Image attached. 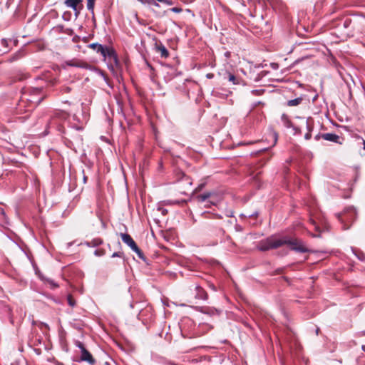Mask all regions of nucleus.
<instances>
[{
  "mask_svg": "<svg viewBox=\"0 0 365 365\" xmlns=\"http://www.w3.org/2000/svg\"><path fill=\"white\" fill-rule=\"evenodd\" d=\"M284 245L289 246L293 251L300 253L309 252L310 250L307 247L305 243L297 239H292L287 236L277 237L272 235L266 239L262 240L258 242L257 249L260 251H267L272 249H277Z\"/></svg>",
  "mask_w": 365,
  "mask_h": 365,
  "instance_id": "nucleus-1",
  "label": "nucleus"
},
{
  "mask_svg": "<svg viewBox=\"0 0 365 365\" xmlns=\"http://www.w3.org/2000/svg\"><path fill=\"white\" fill-rule=\"evenodd\" d=\"M89 47L100 53L104 61L107 62L108 68L114 71L115 68L119 66V61L115 51L113 48L107 46H103L98 43H93L89 45Z\"/></svg>",
  "mask_w": 365,
  "mask_h": 365,
  "instance_id": "nucleus-2",
  "label": "nucleus"
},
{
  "mask_svg": "<svg viewBox=\"0 0 365 365\" xmlns=\"http://www.w3.org/2000/svg\"><path fill=\"white\" fill-rule=\"evenodd\" d=\"M337 218L342 224L344 230H347L350 227V224L356 219V212L354 207H346L343 212L337 213Z\"/></svg>",
  "mask_w": 365,
  "mask_h": 365,
  "instance_id": "nucleus-3",
  "label": "nucleus"
},
{
  "mask_svg": "<svg viewBox=\"0 0 365 365\" xmlns=\"http://www.w3.org/2000/svg\"><path fill=\"white\" fill-rule=\"evenodd\" d=\"M30 94H27L26 93H24L23 96L21 98V103L24 101H29L34 107L38 105L43 100V96H41L42 88H32L30 90Z\"/></svg>",
  "mask_w": 365,
  "mask_h": 365,
  "instance_id": "nucleus-4",
  "label": "nucleus"
},
{
  "mask_svg": "<svg viewBox=\"0 0 365 365\" xmlns=\"http://www.w3.org/2000/svg\"><path fill=\"white\" fill-rule=\"evenodd\" d=\"M76 346L80 349L79 359L77 360L78 362H87L90 364H93L95 360L91 354L86 349L84 344L77 341H76Z\"/></svg>",
  "mask_w": 365,
  "mask_h": 365,
  "instance_id": "nucleus-5",
  "label": "nucleus"
},
{
  "mask_svg": "<svg viewBox=\"0 0 365 365\" xmlns=\"http://www.w3.org/2000/svg\"><path fill=\"white\" fill-rule=\"evenodd\" d=\"M82 0H65V5L70 9H72L75 11L83 8Z\"/></svg>",
  "mask_w": 365,
  "mask_h": 365,
  "instance_id": "nucleus-6",
  "label": "nucleus"
},
{
  "mask_svg": "<svg viewBox=\"0 0 365 365\" xmlns=\"http://www.w3.org/2000/svg\"><path fill=\"white\" fill-rule=\"evenodd\" d=\"M120 237L122 241L130 247L131 250L137 249V245L130 235L127 233H121Z\"/></svg>",
  "mask_w": 365,
  "mask_h": 365,
  "instance_id": "nucleus-7",
  "label": "nucleus"
},
{
  "mask_svg": "<svg viewBox=\"0 0 365 365\" xmlns=\"http://www.w3.org/2000/svg\"><path fill=\"white\" fill-rule=\"evenodd\" d=\"M67 113L64 112H56L49 123V126H53L58 123V122L65 120L67 118Z\"/></svg>",
  "mask_w": 365,
  "mask_h": 365,
  "instance_id": "nucleus-8",
  "label": "nucleus"
},
{
  "mask_svg": "<svg viewBox=\"0 0 365 365\" xmlns=\"http://www.w3.org/2000/svg\"><path fill=\"white\" fill-rule=\"evenodd\" d=\"M155 50L160 54L161 58H167L169 56V51L161 42L155 43Z\"/></svg>",
  "mask_w": 365,
  "mask_h": 365,
  "instance_id": "nucleus-9",
  "label": "nucleus"
},
{
  "mask_svg": "<svg viewBox=\"0 0 365 365\" xmlns=\"http://www.w3.org/2000/svg\"><path fill=\"white\" fill-rule=\"evenodd\" d=\"M195 298L197 299H207V292L199 285H195Z\"/></svg>",
  "mask_w": 365,
  "mask_h": 365,
  "instance_id": "nucleus-10",
  "label": "nucleus"
},
{
  "mask_svg": "<svg viewBox=\"0 0 365 365\" xmlns=\"http://www.w3.org/2000/svg\"><path fill=\"white\" fill-rule=\"evenodd\" d=\"M322 138L324 140H327V141L334 142L336 143L341 144V143L339 141V138H340L339 136L335 133H323V134H322Z\"/></svg>",
  "mask_w": 365,
  "mask_h": 365,
  "instance_id": "nucleus-11",
  "label": "nucleus"
},
{
  "mask_svg": "<svg viewBox=\"0 0 365 365\" xmlns=\"http://www.w3.org/2000/svg\"><path fill=\"white\" fill-rule=\"evenodd\" d=\"M9 42H11V39L2 38L0 40L1 53H7L10 50Z\"/></svg>",
  "mask_w": 365,
  "mask_h": 365,
  "instance_id": "nucleus-12",
  "label": "nucleus"
},
{
  "mask_svg": "<svg viewBox=\"0 0 365 365\" xmlns=\"http://www.w3.org/2000/svg\"><path fill=\"white\" fill-rule=\"evenodd\" d=\"M66 65L73 67H78L86 68L88 67V64L83 61H79L77 60H71L66 62Z\"/></svg>",
  "mask_w": 365,
  "mask_h": 365,
  "instance_id": "nucleus-13",
  "label": "nucleus"
},
{
  "mask_svg": "<svg viewBox=\"0 0 365 365\" xmlns=\"http://www.w3.org/2000/svg\"><path fill=\"white\" fill-rule=\"evenodd\" d=\"M181 178L179 179V182L183 184L185 188L192 185V181L190 178L185 175L183 173H180Z\"/></svg>",
  "mask_w": 365,
  "mask_h": 365,
  "instance_id": "nucleus-14",
  "label": "nucleus"
},
{
  "mask_svg": "<svg viewBox=\"0 0 365 365\" xmlns=\"http://www.w3.org/2000/svg\"><path fill=\"white\" fill-rule=\"evenodd\" d=\"M214 195L212 192H206L203 194L199 195L196 197L197 200L200 202L206 201L208 198L211 197Z\"/></svg>",
  "mask_w": 365,
  "mask_h": 365,
  "instance_id": "nucleus-15",
  "label": "nucleus"
},
{
  "mask_svg": "<svg viewBox=\"0 0 365 365\" xmlns=\"http://www.w3.org/2000/svg\"><path fill=\"white\" fill-rule=\"evenodd\" d=\"M103 243V240L101 238H95L91 241L86 242V245L89 247H97Z\"/></svg>",
  "mask_w": 365,
  "mask_h": 365,
  "instance_id": "nucleus-16",
  "label": "nucleus"
},
{
  "mask_svg": "<svg viewBox=\"0 0 365 365\" xmlns=\"http://www.w3.org/2000/svg\"><path fill=\"white\" fill-rule=\"evenodd\" d=\"M302 98L299 97V98H294V99H292V100H289L287 101V106H298L299 105L302 101Z\"/></svg>",
  "mask_w": 365,
  "mask_h": 365,
  "instance_id": "nucleus-17",
  "label": "nucleus"
},
{
  "mask_svg": "<svg viewBox=\"0 0 365 365\" xmlns=\"http://www.w3.org/2000/svg\"><path fill=\"white\" fill-rule=\"evenodd\" d=\"M269 135L272 139L273 143H272V147H273L276 145V143L277 142L278 135L273 130H270L269 132Z\"/></svg>",
  "mask_w": 365,
  "mask_h": 365,
  "instance_id": "nucleus-18",
  "label": "nucleus"
},
{
  "mask_svg": "<svg viewBox=\"0 0 365 365\" xmlns=\"http://www.w3.org/2000/svg\"><path fill=\"white\" fill-rule=\"evenodd\" d=\"M228 80L229 81L232 82V84L234 85H238L240 83V79L230 73H228Z\"/></svg>",
  "mask_w": 365,
  "mask_h": 365,
  "instance_id": "nucleus-19",
  "label": "nucleus"
},
{
  "mask_svg": "<svg viewBox=\"0 0 365 365\" xmlns=\"http://www.w3.org/2000/svg\"><path fill=\"white\" fill-rule=\"evenodd\" d=\"M96 0H87V9L93 14Z\"/></svg>",
  "mask_w": 365,
  "mask_h": 365,
  "instance_id": "nucleus-20",
  "label": "nucleus"
},
{
  "mask_svg": "<svg viewBox=\"0 0 365 365\" xmlns=\"http://www.w3.org/2000/svg\"><path fill=\"white\" fill-rule=\"evenodd\" d=\"M304 123H305L307 129L308 130V132L304 135V138L306 140H309L312 138V134H311V128L309 124L308 120H306L304 121Z\"/></svg>",
  "mask_w": 365,
  "mask_h": 365,
  "instance_id": "nucleus-21",
  "label": "nucleus"
},
{
  "mask_svg": "<svg viewBox=\"0 0 365 365\" xmlns=\"http://www.w3.org/2000/svg\"><path fill=\"white\" fill-rule=\"evenodd\" d=\"M193 362L195 363H198V362H200V363H207V362H212L211 360H210V357H207V356H202V357H200L199 359H195L192 360Z\"/></svg>",
  "mask_w": 365,
  "mask_h": 365,
  "instance_id": "nucleus-22",
  "label": "nucleus"
},
{
  "mask_svg": "<svg viewBox=\"0 0 365 365\" xmlns=\"http://www.w3.org/2000/svg\"><path fill=\"white\" fill-rule=\"evenodd\" d=\"M39 277L42 279V280H44L46 281V282H48L53 288H56L58 287V284L54 282L53 280L51 279H47V278H44L43 276L41 275H39Z\"/></svg>",
  "mask_w": 365,
  "mask_h": 365,
  "instance_id": "nucleus-23",
  "label": "nucleus"
},
{
  "mask_svg": "<svg viewBox=\"0 0 365 365\" xmlns=\"http://www.w3.org/2000/svg\"><path fill=\"white\" fill-rule=\"evenodd\" d=\"M56 29L59 32L66 33V34H69V32L71 31V30H70V29L65 30L63 26H61V25L57 26Z\"/></svg>",
  "mask_w": 365,
  "mask_h": 365,
  "instance_id": "nucleus-24",
  "label": "nucleus"
},
{
  "mask_svg": "<svg viewBox=\"0 0 365 365\" xmlns=\"http://www.w3.org/2000/svg\"><path fill=\"white\" fill-rule=\"evenodd\" d=\"M202 215H204L205 217H207V218H212L213 217H218V218L221 217L220 215L212 214V213H210V212H204L202 213Z\"/></svg>",
  "mask_w": 365,
  "mask_h": 365,
  "instance_id": "nucleus-25",
  "label": "nucleus"
},
{
  "mask_svg": "<svg viewBox=\"0 0 365 365\" xmlns=\"http://www.w3.org/2000/svg\"><path fill=\"white\" fill-rule=\"evenodd\" d=\"M132 250L135 252L140 259H143V253L138 246L137 249H133Z\"/></svg>",
  "mask_w": 365,
  "mask_h": 365,
  "instance_id": "nucleus-26",
  "label": "nucleus"
},
{
  "mask_svg": "<svg viewBox=\"0 0 365 365\" xmlns=\"http://www.w3.org/2000/svg\"><path fill=\"white\" fill-rule=\"evenodd\" d=\"M21 53H16L14 55H13L12 57H11V58L9 59V61L12 62L16 60H18L19 58H21Z\"/></svg>",
  "mask_w": 365,
  "mask_h": 365,
  "instance_id": "nucleus-27",
  "label": "nucleus"
},
{
  "mask_svg": "<svg viewBox=\"0 0 365 365\" xmlns=\"http://www.w3.org/2000/svg\"><path fill=\"white\" fill-rule=\"evenodd\" d=\"M264 91L262 89H259V90H252L251 91V93H252V94H253L255 96H260L264 93Z\"/></svg>",
  "mask_w": 365,
  "mask_h": 365,
  "instance_id": "nucleus-28",
  "label": "nucleus"
},
{
  "mask_svg": "<svg viewBox=\"0 0 365 365\" xmlns=\"http://www.w3.org/2000/svg\"><path fill=\"white\" fill-rule=\"evenodd\" d=\"M116 257L123 258V257H124V254L123 252H115L111 255V257Z\"/></svg>",
  "mask_w": 365,
  "mask_h": 365,
  "instance_id": "nucleus-29",
  "label": "nucleus"
},
{
  "mask_svg": "<svg viewBox=\"0 0 365 365\" xmlns=\"http://www.w3.org/2000/svg\"><path fill=\"white\" fill-rule=\"evenodd\" d=\"M206 313L208 314H219L220 312L217 309H210L207 312H206Z\"/></svg>",
  "mask_w": 365,
  "mask_h": 365,
  "instance_id": "nucleus-30",
  "label": "nucleus"
},
{
  "mask_svg": "<svg viewBox=\"0 0 365 365\" xmlns=\"http://www.w3.org/2000/svg\"><path fill=\"white\" fill-rule=\"evenodd\" d=\"M94 255L96 256H103L104 255V251L102 250H96L94 252Z\"/></svg>",
  "mask_w": 365,
  "mask_h": 365,
  "instance_id": "nucleus-31",
  "label": "nucleus"
},
{
  "mask_svg": "<svg viewBox=\"0 0 365 365\" xmlns=\"http://www.w3.org/2000/svg\"><path fill=\"white\" fill-rule=\"evenodd\" d=\"M170 10L174 13H180L182 11V9L180 7H173Z\"/></svg>",
  "mask_w": 365,
  "mask_h": 365,
  "instance_id": "nucleus-32",
  "label": "nucleus"
},
{
  "mask_svg": "<svg viewBox=\"0 0 365 365\" xmlns=\"http://www.w3.org/2000/svg\"><path fill=\"white\" fill-rule=\"evenodd\" d=\"M311 222H312V223L313 224V225H314V227H315V230H316L317 231H318V232H321V229H320L319 226H318V225H316L315 221H314V220H311Z\"/></svg>",
  "mask_w": 365,
  "mask_h": 365,
  "instance_id": "nucleus-33",
  "label": "nucleus"
},
{
  "mask_svg": "<svg viewBox=\"0 0 365 365\" xmlns=\"http://www.w3.org/2000/svg\"><path fill=\"white\" fill-rule=\"evenodd\" d=\"M71 91V88L68 86H65L62 89V92L67 93H69Z\"/></svg>",
  "mask_w": 365,
  "mask_h": 365,
  "instance_id": "nucleus-34",
  "label": "nucleus"
},
{
  "mask_svg": "<svg viewBox=\"0 0 365 365\" xmlns=\"http://www.w3.org/2000/svg\"><path fill=\"white\" fill-rule=\"evenodd\" d=\"M293 129L294 130V134H300L301 133V130L299 128L294 126Z\"/></svg>",
  "mask_w": 365,
  "mask_h": 365,
  "instance_id": "nucleus-35",
  "label": "nucleus"
},
{
  "mask_svg": "<svg viewBox=\"0 0 365 365\" xmlns=\"http://www.w3.org/2000/svg\"><path fill=\"white\" fill-rule=\"evenodd\" d=\"M286 126H287V128H293V127H294V125H292V123L290 121H289V120L286 123Z\"/></svg>",
  "mask_w": 365,
  "mask_h": 365,
  "instance_id": "nucleus-36",
  "label": "nucleus"
},
{
  "mask_svg": "<svg viewBox=\"0 0 365 365\" xmlns=\"http://www.w3.org/2000/svg\"><path fill=\"white\" fill-rule=\"evenodd\" d=\"M257 215H258V212H255L249 215L247 217H257Z\"/></svg>",
  "mask_w": 365,
  "mask_h": 365,
  "instance_id": "nucleus-37",
  "label": "nucleus"
},
{
  "mask_svg": "<svg viewBox=\"0 0 365 365\" xmlns=\"http://www.w3.org/2000/svg\"><path fill=\"white\" fill-rule=\"evenodd\" d=\"M203 185V184H200V185H198V187L195 189V191H200L202 188Z\"/></svg>",
  "mask_w": 365,
  "mask_h": 365,
  "instance_id": "nucleus-38",
  "label": "nucleus"
},
{
  "mask_svg": "<svg viewBox=\"0 0 365 365\" xmlns=\"http://www.w3.org/2000/svg\"><path fill=\"white\" fill-rule=\"evenodd\" d=\"M68 304L69 305H71V307H73L74 306V302L72 301V299L69 297L68 298Z\"/></svg>",
  "mask_w": 365,
  "mask_h": 365,
  "instance_id": "nucleus-39",
  "label": "nucleus"
},
{
  "mask_svg": "<svg viewBox=\"0 0 365 365\" xmlns=\"http://www.w3.org/2000/svg\"><path fill=\"white\" fill-rule=\"evenodd\" d=\"M357 257H358V258H359L360 260H361V261H363V260H364V255H363V254L359 255H357Z\"/></svg>",
  "mask_w": 365,
  "mask_h": 365,
  "instance_id": "nucleus-40",
  "label": "nucleus"
},
{
  "mask_svg": "<svg viewBox=\"0 0 365 365\" xmlns=\"http://www.w3.org/2000/svg\"><path fill=\"white\" fill-rule=\"evenodd\" d=\"M320 138H322V135H319V134L317 135L314 137V138H315V140H319L320 139Z\"/></svg>",
  "mask_w": 365,
  "mask_h": 365,
  "instance_id": "nucleus-41",
  "label": "nucleus"
},
{
  "mask_svg": "<svg viewBox=\"0 0 365 365\" xmlns=\"http://www.w3.org/2000/svg\"><path fill=\"white\" fill-rule=\"evenodd\" d=\"M206 76H207V78H212L213 77V74L212 73H208V74H207Z\"/></svg>",
  "mask_w": 365,
  "mask_h": 365,
  "instance_id": "nucleus-42",
  "label": "nucleus"
},
{
  "mask_svg": "<svg viewBox=\"0 0 365 365\" xmlns=\"http://www.w3.org/2000/svg\"><path fill=\"white\" fill-rule=\"evenodd\" d=\"M167 2H164L165 4H167L168 5L171 4L172 2L170 1L166 0Z\"/></svg>",
  "mask_w": 365,
  "mask_h": 365,
  "instance_id": "nucleus-43",
  "label": "nucleus"
},
{
  "mask_svg": "<svg viewBox=\"0 0 365 365\" xmlns=\"http://www.w3.org/2000/svg\"><path fill=\"white\" fill-rule=\"evenodd\" d=\"M86 180H87V177L84 175L83 176V182L86 183Z\"/></svg>",
  "mask_w": 365,
  "mask_h": 365,
  "instance_id": "nucleus-44",
  "label": "nucleus"
},
{
  "mask_svg": "<svg viewBox=\"0 0 365 365\" xmlns=\"http://www.w3.org/2000/svg\"><path fill=\"white\" fill-rule=\"evenodd\" d=\"M228 217H232L233 216V213L232 212H231L230 213H229V215H227Z\"/></svg>",
  "mask_w": 365,
  "mask_h": 365,
  "instance_id": "nucleus-45",
  "label": "nucleus"
},
{
  "mask_svg": "<svg viewBox=\"0 0 365 365\" xmlns=\"http://www.w3.org/2000/svg\"><path fill=\"white\" fill-rule=\"evenodd\" d=\"M363 148L365 150V140H363Z\"/></svg>",
  "mask_w": 365,
  "mask_h": 365,
  "instance_id": "nucleus-46",
  "label": "nucleus"
},
{
  "mask_svg": "<svg viewBox=\"0 0 365 365\" xmlns=\"http://www.w3.org/2000/svg\"><path fill=\"white\" fill-rule=\"evenodd\" d=\"M58 130L59 131H61V127L58 126Z\"/></svg>",
  "mask_w": 365,
  "mask_h": 365,
  "instance_id": "nucleus-47",
  "label": "nucleus"
},
{
  "mask_svg": "<svg viewBox=\"0 0 365 365\" xmlns=\"http://www.w3.org/2000/svg\"><path fill=\"white\" fill-rule=\"evenodd\" d=\"M344 26H345V27H346V26H347V22H346V21H345V22H344Z\"/></svg>",
  "mask_w": 365,
  "mask_h": 365,
  "instance_id": "nucleus-48",
  "label": "nucleus"
},
{
  "mask_svg": "<svg viewBox=\"0 0 365 365\" xmlns=\"http://www.w3.org/2000/svg\"><path fill=\"white\" fill-rule=\"evenodd\" d=\"M362 349H363L364 351H365V346H364H364H362Z\"/></svg>",
  "mask_w": 365,
  "mask_h": 365,
  "instance_id": "nucleus-49",
  "label": "nucleus"
},
{
  "mask_svg": "<svg viewBox=\"0 0 365 365\" xmlns=\"http://www.w3.org/2000/svg\"><path fill=\"white\" fill-rule=\"evenodd\" d=\"M241 216L242 217H247L246 215H245L244 214H241Z\"/></svg>",
  "mask_w": 365,
  "mask_h": 365,
  "instance_id": "nucleus-50",
  "label": "nucleus"
},
{
  "mask_svg": "<svg viewBox=\"0 0 365 365\" xmlns=\"http://www.w3.org/2000/svg\"><path fill=\"white\" fill-rule=\"evenodd\" d=\"M211 288H212V289L215 290V288L213 286H211Z\"/></svg>",
  "mask_w": 365,
  "mask_h": 365,
  "instance_id": "nucleus-51",
  "label": "nucleus"
},
{
  "mask_svg": "<svg viewBox=\"0 0 365 365\" xmlns=\"http://www.w3.org/2000/svg\"><path fill=\"white\" fill-rule=\"evenodd\" d=\"M211 288H212V289L215 290V288L213 286H211Z\"/></svg>",
  "mask_w": 365,
  "mask_h": 365,
  "instance_id": "nucleus-52",
  "label": "nucleus"
}]
</instances>
